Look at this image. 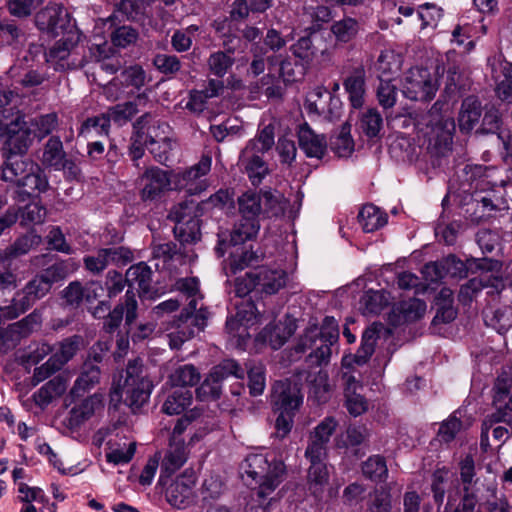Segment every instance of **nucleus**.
Instances as JSON below:
<instances>
[{
    "label": "nucleus",
    "instance_id": "1",
    "mask_svg": "<svg viewBox=\"0 0 512 512\" xmlns=\"http://www.w3.org/2000/svg\"><path fill=\"white\" fill-rule=\"evenodd\" d=\"M244 473L258 484V490L251 496L244 512H267L272 498L271 494L284 480L285 465L276 454H249L243 465Z\"/></svg>",
    "mask_w": 512,
    "mask_h": 512
},
{
    "label": "nucleus",
    "instance_id": "2",
    "mask_svg": "<svg viewBox=\"0 0 512 512\" xmlns=\"http://www.w3.org/2000/svg\"><path fill=\"white\" fill-rule=\"evenodd\" d=\"M143 365L139 360L130 361L125 371L114 375L110 398L112 402L119 403L123 394L125 402L133 410L146 404L152 392L151 381L143 375Z\"/></svg>",
    "mask_w": 512,
    "mask_h": 512
},
{
    "label": "nucleus",
    "instance_id": "3",
    "mask_svg": "<svg viewBox=\"0 0 512 512\" xmlns=\"http://www.w3.org/2000/svg\"><path fill=\"white\" fill-rule=\"evenodd\" d=\"M259 229V220L241 217L232 229L229 242H220L217 251L221 256L229 250V258L225 267L227 275L229 273L236 274L256 260V254L248 250L243 244L256 237Z\"/></svg>",
    "mask_w": 512,
    "mask_h": 512
},
{
    "label": "nucleus",
    "instance_id": "4",
    "mask_svg": "<svg viewBox=\"0 0 512 512\" xmlns=\"http://www.w3.org/2000/svg\"><path fill=\"white\" fill-rule=\"evenodd\" d=\"M303 403V395L297 383L290 380L277 381L272 387L271 405L275 419V433L279 438L286 437L294 423V417Z\"/></svg>",
    "mask_w": 512,
    "mask_h": 512
},
{
    "label": "nucleus",
    "instance_id": "5",
    "mask_svg": "<svg viewBox=\"0 0 512 512\" xmlns=\"http://www.w3.org/2000/svg\"><path fill=\"white\" fill-rule=\"evenodd\" d=\"M176 286L182 293V297H186L189 303L185 318L179 319L175 329L167 335L171 349H178L185 341L193 337L195 331L192 326H196L198 330H202L205 326V315L201 309L196 315H190L196 310L197 301L201 298L198 279L194 277L180 279Z\"/></svg>",
    "mask_w": 512,
    "mask_h": 512
},
{
    "label": "nucleus",
    "instance_id": "6",
    "mask_svg": "<svg viewBox=\"0 0 512 512\" xmlns=\"http://www.w3.org/2000/svg\"><path fill=\"white\" fill-rule=\"evenodd\" d=\"M66 276L63 264H55L47 268L41 275L33 278L13 299L11 306L0 308L1 316L7 319L17 318L28 310L38 299L44 297L53 283Z\"/></svg>",
    "mask_w": 512,
    "mask_h": 512
},
{
    "label": "nucleus",
    "instance_id": "7",
    "mask_svg": "<svg viewBox=\"0 0 512 512\" xmlns=\"http://www.w3.org/2000/svg\"><path fill=\"white\" fill-rule=\"evenodd\" d=\"M338 323L333 317H325L321 326L311 324L300 337L296 346L297 352L312 349L310 357L316 359L318 365L327 363L331 356V346L338 341Z\"/></svg>",
    "mask_w": 512,
    "mask_h": 512
},
{
    "label": "nucleus",
    "instance_id": "8",
    "mask_svg": "<svg viewBox=\"0 0 512 512\" xmlns=\"http://www.w3.org/2000/svg\"><path fill=\"white\" fill-rule=\"evenodd\" d=\"M57 38L46 53V61L56 70L78 69L88 62L78 51L81 32L77 26H70V29L62 32Z\"/></svg>",
    "mask_w": 512,
    "mask_h": 512
},
{
    "label": "nucleus",
    "instance_id": "9",
    "mask_svg": "<svg viewBox=\"0 0 512 512\" xmlns=\"http://www.w3.org/2000/svg\"><path fill=\"white\" fill-rule=\"evenodd\" d=\"M287 280V272L281 267L260 266L236 280V293L243 297L256 289L265 294H275L285 287Z\"/></svg>",
    "mask_w": 512,
    "mask_h": 512
},
{
    "label": "nucleus",
    "instance_id": "10",
    "mask_svg": "<svg viewBox=\"0 0 512 512\" xmlns=\"http://www.w3.org/2000/svg\"><path fill=\"white\" fill-rule=\"evenodd\" d=\"M493 407L494 412L484 420L481 432V445L488 446L489 430L494 423H512V377L500 375L494 385Z\"/></svg>",
    "mask_w": 512,
    "mask_h": 512
},
{
    "label": "nucleus",
    "instance_id": "11",
    "mask_svg": "<svg viewBox=\"0 0 512 512\" xmlns=\"http://www.w3.org/2000/svg\"><path fill=\"white\" fill-rule=\"evenodd\" d=\"M263 317L258 315L257 308L253 302L242 301L237 304V311L226 321V330L232 346L245 349L251 332L258 329Z\"/></svg>",
    "mask_w": 512,
    "mask_h": 512
},
{
    "label": "nucleus",
    "instance_id": "12",
    "mask_svg": "<svg viewBox=\"0 0 512 512\" xmlns=\"http://www.w3.org/2000/svg\"><path fill=\"white\" fill-rule=\"evenodd\" d=\"M439 88L435 74L427 68L413 67L405 72L401 80V91L404 97L412 101H431Z\"/></svg>",
    "mask_w": 512,
    "mask_h": 512
},
{
    "label": "nucleus",
    "instance_id": "13",
    "mask_svg": "<svg viewBox=\"0 0 512 512\" xmlns=\"http://www.w3.org/2000/svg\"><path fill=\"white\" fill-rule=\"evenodd\" d=\"M463 172L464 180L461 182L459 190L472 196L478 191H486L506 183L505 179L497 176L500 171L494 167L468 164Z\"/></svg>",
    "mask_w": 512,
    "mask_h": 512
},
{
    "label": "nucleus",
    "instance_id": "14",
    "mask_svg": "<svg viewBox=\"0 0 512 512\" xmlns=\"http://www.w3.org/2000/svg\"><path fill=\"white\" fill-rule=\"evenodd\" d=\"M212 159L203 156L197 164L183 171H173V189L185 190L190 195L200 194L208 187L204 178L211 169Z\"/></svg>",
    "mask_w": 512,
    "mask_h": 512
},
{
    "label": "nucleus",
    "instance_id": "15",
    "mask_svg": "<svg viewBox=\"0 0 512 512\" xmlns=\"http://www.w3.org/2000/svg\"><path fill=\"white\" fill-rule=\"evenodd\" d=\"M120 15L127 19H133L135 17L133 3L131 0H121L117 10L112 15L106 19H99L96 22L94 29V42L89 48L91 60L99 62L109 57L111 48L104 38H98V36L104 33L102 29H104L107 25L108 30H110L114 25V19L119 18Z\"/></svg>",
    "mask_w": 512,
    "mask_h": 512
},
{
    "label": "nucleus",
    "instance_id": "16",
    "mask_svg": "<svg viewBox=\"0 0 512 512\" xmlns=\"http://www.w3.org/2000/svg\"><path fill=\"white\" fill-rule=\"evenodd\" d=\"M230 375L243 378L244 370L234 360L227 359L211 370L197 389V397L202 401L217 399L221 393V382Z\"/></svg>",
    "mask_w": 512,
    "mask_h": 512
},
{
    "label": "nucleus",
    "instance_id": "17",
    "mask_svg": "<svg viewBox=\"0 0 512 512\" xmlns=\"http://www.w3.org/2000/svg\"><path fill=\"white\" fill-rule=\"evenodd\" d=\"M137 184L141 199L145 202L154 201L173 188L172 174L158 167H150L138 178Z\"/></svg>",
    "mask_w": 512,
    "mask_h": 512
},
{
    "label": "nucleus",
    "instance_id": "18",
    "mask_svg": "<svg viewBox=\"0 0 512 512\" xmlns=\"http://www.w3.org/2000/svg\"><path fill=\"white\" fill-rule=\"evenodd\" d=\"M1 136L4 138V156H21L25 154L34 139L31 128L20 117L11 122Z\"/></svg>",
    "mask_w": 512,
    "mask_h": 512
},
{
    "label": "nucleus",
    "instance_id": "19",
    "mask_svg": "<svg viewBox=\"0 0 512 512\" xmlns=\"http://www.w3.org/2000/svg\"><path fill=\"white\" fill-rule=\"evenodd\" d=\"M35 22L39 30L48 35L58 37L62 32L76 26L66 10L58 4L45 7L36 14Z\"/></svg>",
    "mask_w": 512,
    "mask_h": 512
},
{
    "label": "nucleus",
    "instance_id": "20",
    "mask_svg": "<svg viewBox=\"0 0 512 512\" xmlns=\"http://www.w3.org/2000/svg\"><path fill=\"white\" fill-rule=\"evenodd\" d=\"M196 205L193 202L181 203L174 206L169 217L176 222V231L183 236V241H197L199 239V225L195 213Z\"/></svg>",
    "mask_w": 512,
    "mask_h": 512
},
{
    "label": "nucleus",
    "instance_id": "21",
    "mask_svg": "<svg viewBox=\"0 0 512 512\" xmlns=\"http://www.w3.org/2000/svg\"><path fill=\"white\" fill-rule=\"evenodd\" d=\"M488 65L496 83L498 97L503 101L512 102V63L504 61L499 55L489 58Z\"/></svg>",
    "mask_w": 512,
    "mask_h": 512
},
{
    "label": "nucleus",
    "instance_id": "22",
    "mask_svg": "<svg viewBox=\"0 0 512 512\" xmlns=\"http://www.w3.org/2000/svg\"><path fill=\"white\" fill-rule=\"evenodd\" d=\"M132 252L124 247H110L100 249L96 256H88L84 259L85 266L89 271L100 272L109 264H126L132 260Z\"/></svg>",
    "mask_w": 512,
    "mask_h": 512
},
{
    "label": "nucleus",
    "instance_id": "23",
    "mask_svg": "<svg viewBox=\"0 0 512 512\" xmlns=\"http://www.w3.org/2000/svg\"><path fill=\"white\" fill-rule=\"evenodd\" d=\"M375 328H368L362 335L361 346L355 355L346 354L342 358V373L351 371L357 378L360 375L355 365L360 366L366 363L372 355L376 343Z\"/></svg>",
    "mask_w": 512,
    "mask_h": 512
},
{
    "label": "nucleus",
    "instance_id": "24",
    "mask_svg": "<svg viewBox=\"0 0 512 512\" xmlns=\"http://www.w3.org/2000/svg\"><path fill=\"white\" fill-rule=\"evenodd\" d=\"M338 422L333 417L324 418L313 430L310 435V443L305 451V455L313 457H325L326 445L331 435L335 432Z\"/></svg>",
    "mask_w": 512,
    "mask_h": 512
},
{
    "label": "nucleus",
    "instance_id": "25",
    "mask_svg": "<svg viewBox=\"0 0 512 512\" xmlns=\"http://www.w3.org/2000/svg\"><path fill=\"white\" fill-rule=\"evenodd\" d=\"M136 451V442L126 436L116 434L107 441L105 457L107 462L114 465L129 463Z\"/></svg>",
    "mask_w": 512,
    "mask_h": 512
},
{
    "label": "nucleus",
    "instance_id": "26",
    "mask_svg": "<svg viewBox=\"0 0 512 512\" xmlns=\"http://www.w3.org/2000/svg\"><path fill=\"white\" fill-rule=\"evenodd\" d=\"M295 330V321L291 318H286L284 322H279L275 326L267 325L264 330L257 335L255 342L257 345L268 344L273 349H279Z\"/></svg>",
    "mask_w": 512,
    "mask_h": 512
},
{
    "label": "nucleus",
    "instance_id": "27",
    "mask_svg": "<svg viewBox=\"0 0 512 512\" xmlns=\"http://www.w3.org/2000/svg\"><path fill=\"white\" fill-rule=\"evenodd\" d=\"M342 380L348 412L354 417L361 415L368 409L366 399L357 392L362 389V385L358 378L354 374H351V371L343 372Z\"/></svg>",
    "mask_w": 512,
    "mask_h": 512
},
{
    "label": "nucleus",
    "instance_id": "28",
    "mask_svg": "<svg viewBox=\"0 0 512 512\" xmlns=\"http://www.w3.org/2000/svg\"><path fill=\"white\" fill-rule=\"evenodd\" d=\"M498 266V261L489 259L477 260V267L483 270V272H481L478 277L471 279L466 288L472 291H477L485 287L494 288L497 292L502 290L504 287L503 280L497 275V271H495Z\"/></svg>",
    "mask_w": 512,
    "mask_h": 512
},
{
    "label": "nucleus",
    "instance_id": "29",
    "mask_svg": "<svg viewBox=\"0 0 512 512\" xmlns=\"http://www.w3.org/2000/svg\"><path fill=\"white\" fill-rule=\"evenodd\" d=\"M188 452L184 442H170L161 462L159 482L164 484V476L169 477L179 470L187 461Z\"/></svg>",
    "mask_w": 512,
    "mask_h": 512
},
{
    "label": "nucleus",
    "instance_id": "30",
    "mask_svg": "<svg viewBox=\"0 0 512 512\" xmlns=\"http://www.w3.org/2000/svg\"><path fill=\"white\" fill-rule=\"evenodd\" d=\"M298 140L301 150L307 157L320 159L325 154L327 141L321 134H316L307 124L300 126Z\"/></svg>",
    "mask_w": 512,
    "mask_h": 512
},
{
    "label": "nucleus",
    "instance_id": "31",
    "mask_svg": "<svg viewBox=\"0 0 512 512\" xmlns=\"http://www.w3.org/2000/svg\"><path fill=\"white\" fill-rule=\"evenodd\" d=\"M125 298V306H116L105 320L104 328L107 332H114L120 326L124 313L127 324H131L136 319L137 301L135 294L127 290Z\"/></svg>",
    "mask_w": 512,
    "mask_h": 512
},
{
    "label": "nucleus",
    "instance_id": "32",
    "mask_svg": "<svg viewBox=\"0 0 512 512\" xmlns=\"http://www.w3.org/2000/svg\"><path fill=\"white\" fill-rule=\"evenodd\" d=\"M426 309V303L420 299L403 301L393 308L389 317L390 322L393 325H400L405 322L419 320L425 315Z\"/></svg>",
    "mask_w": 512,
    "mask_h": 512
},
{
    "label": "nucleus",
    "instance_id": "33",
    "mask_svg": "<svg viewBox=\"0 0 512 512\" xmlns=\"http://www.w3.org/2000/svg\"><path fill=\"white\" fill-rule=\"evenodd\" d=\"M483 130L487 133H496L497 140L502 145V155L506 160L512 156V133L507 129H500V115L495 109L487 111L483 118Z\"/></svg>",
    "mask_w": 512,
    "mask_h": 512
},
{
    "label": "nucleus",
    "instance_id": "34",
    "mask_svg": "<svg viewBox=\"0 0 512 512\" xmlns=\"http://www.w3.org/2000/svg\"><path fill=\"white\" fill-rule=\"evenodd\" d=\"M194 480L184 475L177 477L166 488L165 497L168 503L175 508H184L192 495Z\"/></svg>",
    "mask_w": 512,
    "mask_h": 512
},
{
    "label": "nucleus",
    "instance_id": "35",
    "mask_svg": "<svg viewBox=\"0 0 512 512\" xmlns=\"http://www.w3.org/2000/svg\"><path fill=\"white\" fill-rule=\"evenodd\" d=\"M103 409V398L99 394H94L76 404L70 411L69 424L72 427L80 426L89 420L96 413Z\"/></svg>",
    "mask_w": 512,
    "mask_h": 512
},
{
    "label": "nucleus",
    "instance_id": "36",
    "mask_svg": "<svg viewBox=\"0 0 512 512\" xmlns=\"http://www.w3.org/2000/svg\"><path fill=\"white\" fill-rule=\"evenodd\" d=\"M151 269L148 265L141 262L131 266L125 275V281L129 286V291L137 290L140 295L148 294L151 281Z\"/></svg>",
    "mask_w": 512,
    "mask_h": 512
},
{
    "label": "nucleus",
    "instance_id": "37",
    "mask_svg": "<svg viewBox=\"0 0 512 512\" xmlns=\"http://www.w3.org/2000/svg\"><path fill=\"white\" fill-rule=\"evenodd\" d=\"M402 56L392 49H384L381 51L377 62L376 71L379 80H392L402 66Z\"/></svg>",
    "mask_w": 512,
    "mask_h": 512
},
{
    "label": "nucleus",
    "instance_id": "38",
    "mask_svg": "<svg viewBox=\"0 0 512 512\" xmlns=\"http://www.w3.org/2000/svg\"><path fill=\"white\" fill-rule=\"evenodd\" d=\"M349 101L354 108H360L365 98V72L362 68L354 70L343 83Z\"/></svg>",
    "mask_w": 512,
    "mask_h": 512
},
{
    "label": "nucleus",
    "instance_id": "39",
    "mask_svg": "<svg viewBox=\"0 0 512 512\" xmlns=\"http://www.w3.org/2000/svg\"><path fill=\"white\" fill-rule=\"evenodd\" d=\"M146 102L147 96L145 93H138L134 102H126L110 108L107 116L110 121H113L117 125H123L132 119V117L139 112V107L145 106Z\"/></svg>",
    "mask_w": 512,
    "mask_h": 512
},
{
    "label": "nucleus",
    "instance_id": "40",
    "mask_svg": "<svg viewBox=\"0 0 512 512\" xmlns=\"http://www.w3.org/2000/svg\"><path fill=\"white\" fill-rule=\"evenodd\" d=\"M390 302V295L384 290L366 291L360 299L359 310L363 315L379 314Z\"/></svg>",
    "mask_w": 512,
    "mask_h": 512
},
{
    "label": "nucleus",
    "instance_id": "41",
    "mask_svg": "<svg viewBox=\"0 0 512 512\" xmlns=\"http://www.w3.org/2000/svg\"><path fill=\"white\" fill-rule=\"evenodd\" d=\"M68 381L63 376H57L44 384L33 398L35 403L40 407L47 406L54 398L62 395L67 389Z\"/></svg>",
    "mask_w": 512,
    "mask_h": 512
},
{
    "label": "nucleus",
    "instance_id": "42",
    "mask_svg": "<svg viewBox=\"0 0 512 512\" xmlns=\"http://www.w3.org/2000/svg\"><path fill=\"white\" fill-rule=\"evenodd\" d=\"M488 26L485 24V19L482 16H479L477 21H474L472 24L463 22L461 25L457 26L452 32V42L457 45H463L465 43V39L469 38H480L487 34Z\"/></svg>",
    "mask_w": 512,
    "mask_h": 512
},
{
    "label": "nucleus",
    "instance_id": "43",
    "mask_svg": "<svg viewBox=\"0 0 512 512\" xmlns=\"http://www.w3.org/2000/svg\"><path fill=\"white\" fill-rule=\"evenodd\" d=\"M237 202L241 217L258 220V217L263 214L262 193L247 191L238 197Z\"/></svg>",
    "mask_w": 512,
    "mask_h": 512
},
{
    "label": "nucleus",
    "instance_id": "44",
    "mask_svg": "<svg viewBox=\"0 0 512 512\" xmlns=\"http://www.w3.org/2000/svg\"><path fill=\"white\" fill-rule=\"evenodd\" d=\"M305 456L310 461V468L308 472L310 489L316 494L322 490L328 481V470L324 463L325 457H313L312 455Z\"/></svg>",
    "mask_w": 512,
    "mask_h": 512
},
{
    "label": "nucleus",
    "instance_id": "45",
    "mask_svg": "<svg viewBox=\"0 0 512 512\" xmlns=\"http://www.w3.org/2000/svg\"><path fill=\"white\" fill-rule=\"evenodd\" d=\"M5 158L2 172L5 181L17 184L29 170L35 168V163L32 161L16 159V156H5Z\"/></svg>",
    "mask_w": 512,
    "mask_h": 512
},
{
    "label": "nucleus",
    "instance_id": "46",
    "mask_svg": "<svg viewBox=\"0 0 512 512\" xmlns=\"http://www.w3.org/2000/svg\"><path fill=\"white\" fill-rule=\"evenodd\" d=\"M359 223L365 232H373L387 222L386 215L375 205H365L358 215Z\"/></svg>",
    "mask_w": 512,
    "mask_h": 512
},
{
    "label": "nucleus",
    "instance_id": "47",
    "mask_svg": "<svg viewBox=\"0 0 512 512\" xmlns=\"http://www.w3.org/2000/svg\"><path fill=\"white\" fill-rule=\"evenodd\" d=\"M65 152L60 139L50 138L45 145L41 162L44 166L60 171L63 168Z\"/></svg>",
    "mask_w": 512,
    "mask_h": 512
},
{
    "label": "nucleus",
    "instance_id": "48",
    "mask_svg": "<svg viewBox=\"0 0 512 512\" xmlns=\"http://www.w3.org/2000/svg\"><path fill=\"white\" fill-rule=\"evenodd\" d=\"M383 128L381 114L373 108L367 109L359 119L360 131L369 139L379 138Z\"/></svg>",
    "mask_w": 512,
    "mask_h": 512
},
{
    "label": "nucleus",
    "instance_id": "49",
    "mask_svg": "<svg viewBox=\"0 0 512 512\" xmlns=\"http://www.w3.org/2000/svg\"><path fill=\"white\" fill-rule=\"evenodd\" d=\"M262 154L250 152L249 156L242 152V162L252 184H259L268 173L267 164L261 158Z\"/></svg>",
    "mask_w": 512,
    "mask_h": 512
},
{
    "label": "nucleus",
    "instance_id": "50",
    "mask_svg": "<svg viewBox=\"0 0 512 512\" xmlns=\"http://www.w3.org/2000/svg\"><path fill=\"white\" fill-rule=\"evenodd\" d=\"M145 144L158 162L165 163L168 160V153L172 149V142L167 136L160 137L156 133L155 127L149 129V141L146 140Z\"/></svg>",
    "mask_w": 512,
    "mask_h": 512
},
{
    "label": "nucleus",
    "instance_id": "51",
    "mask_svg": "<svg viewBox=\"0 0 512 512\" xmlns=\"http://www.w3.org/2000/svg\"><path fill=\"white\" fill-rule=\"evenodd\" d=\"M192 392L188 389H177L168 396L162 406L164 413L178 415L192 403Z\"/></svg>",
    "mask_w": 512,
    "mask_h": 512
},
{
    "label": "nucleus",
    "instance_id": "52",
    "mask_svg": "<svg viewBox=\"0 0 512 512\" xmlns=\"http://www.w3.org/2000/svg\"><path fill=\"white\" fill-rule=\"evenodd\" d=\"M481 116L480 104L474 98H467L463 101L459 114V127L463 131H470L479 121Z\"/></svg>",
    "mask_w": 512,
    "mask_h": 512
},
{
    "label": "nucleus",
    "instance_id": "53",
    "mask_svg": "<svg viewBox=\"0 0 512 512\" xmlns=\"http://www.w3.org/2000/svg\"><path fill=\"white\" fill-rule=\"evenodd\" d=\"M263 215L266 217H279L285 214L288 201L278 191H266L262 193Z\"/></svg>",
    "mask_w": 512,
    "mask_h": 512
},
{
    "label": "nucleus",
    "instance_id": "54",
    "mask_svg": "<svg viewBox=\"0 0 512 512\" xmlns=\"http://www.w3.org/2000/svg\"><path fill=\"white\" fill-rule=\"evenodd\" d=\"M82 340L78 336L65 339L60 343L58 350L50 357V364H54V369H60L66 364L78 351Z\"/></svg>",
    "mask_w": 512,
    "mask_h": 512
},
{
    "label": "nucleus",
    "instance_id": "55",
    "mask_svg": "<svg viewBox=\"0 0 512 512\" xmlns=\"http://www.w3.org/2000/svg\"><path fill=\"white\" fill-rule=\"evenodd\" d=\"M332 101L331 94L322 86H317L307 93L305 108L311 114H323L328 101Z\"/></svg>",
    "mask_w": 512,
    "mask_h": 512
},
{
    "label": "nucleus",
    "instance_id": "56",
    "mask_svg": "<svg viewBox=\"0 0 512 512\" xmlns=\"http://www.w3.org/2000/svg\"><path fill=\"white\" fill-rule=\"evenodd\" d=\"M119 77L123 80L127 96L138 93L145 83V72L137 65L125 69Z\"/></svg>",
    "mask_w": 512,
    "mask_h": 512
},
{
    "label": "nucleus",
    "instance_id": "57",
    "mask_svg": "<svg viewBox=\"0 0 512 512\" xmlns=\"http://www.w3.org/2000/svg\"><path fill=\"white\" fill-rule=\"evenodd\" d=\"M100 370L99 367L92 364H85L81 375L75 381L74 387L71 391L72 395H79L86 390L91 389L99 382Z\"/></svg>",
    "mask_w": 512,
    "mask_h": 512
},
{
    "label": "nucleus",
    "instance_id": "58",
    "mask_svg": "<svg viewBox=\"0 0 512 512\" xmlns=\"http://www.w3.org/2000/svg\"><path fill=\"white\" fill-rule=\"evenodd\" d=\"M359 31V23L351 17L336 21L331 26V32L339 42L347 43L351 41Z\"/></svg>",
    "mask_w": 512,
    "mask_h": 512
},
{
    "label": "nucleus",
    "instance_id": "59",
    "mask_svg": "<svg viewBox=\"0 0 512 512\" xmlns=\"http://www.w3.org/2000/svg\"><path fill=\"white\" fill-rule=\"evenodd\" d=\"M110 126V119L107 114L88 118L82 125L79 135L91 138L95 135H107Z\"/></svg>",
    "mask_w": 512,
    "mask_h": 512
},
{
    "label": "nucleus",
    "instance_id": "60",
    "mask_svg": "<svg viewBox=\"0 0 512 512\" xmlns=\"http://www.w3.org/2000/svg\"><path fill=\"white\" fill-rule=\"evenodd\" d=\"M442 16V8L433 3H424L417 8V18L421 21V30L428 27L436 28Z\"/></svg>",
    "mask_w": 512,
    "mask_h": 512
},
{
    "label": "nucleus",
    "instance_id": "61",
    "mask_svg": "<svg viewBox=\"0 0 512 512\" xmlns=\"http://www.w3.org/2000/svg\"><path fill=\"white\" fill-rule=\"evenodd\" d=\"M274 145V132L273 128L270 126L264 127L258 136L249 141L247 146L244 149V155H248L250 152L264 154L266 151L271 149Z\"/></svg>",
    "mask_w": 512,
    "mask_h": 512
},
{
    "label": "nucleus",
    "instance_id": "62",
    "mask_svg": "<svg viewBox=\"0 0 512 512\" xmlns=\"http://www.w3.org/2000/svg\"><path fill=\"white\" fill-rule=\"evenodd\" d=\"M332 150L339 157H348L354 150V141L351 137V126L344 124L338 135L331 141Z\"/></svg>",
    "mask_w": 512,
    "mask_h": 512
},
{
    "label": "nucleus",
    "instance_id": "63",
    "mask_svg": "<svg viewBox=\"0 0 512 512\" xmlns=\"http://www.w3.org/2000/svg\"><path fill=\"white\" fill-rule=\"evenodd\" d=\"M169 380L173 386H193L200 380V373L193 365L186 364L178 367L170 375Z\"/></svg>",
    "mask_w": 512,
    "mask_h": 512
},
{
    "label": "nucleus",
    "instance_id": "64",
    "mask_svg": "<svg viewBox=\"0 0 512 512\" xmlns=\"http://www.w3.org/2000/svg\"><path fill=\"white\" fill-rule=\"evenodd\" d=\"M363 474L374 481L386 479L388 469L382 456L374 455L369 457L362 465Z\"/></svg>",
    "mask_w": 512,
    "mask_h": 512
}]
</instances>
